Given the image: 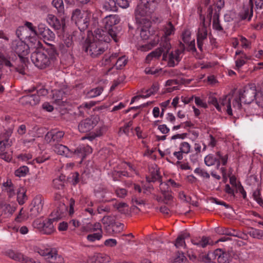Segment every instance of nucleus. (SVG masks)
I'll list each match as a JSON object with an SVG mask.
<instances>
[{
  "label": "nucleus",
  "instance_id": "1",
  "mask_svg": "<svg viewBox=\"0 0 263 263\" xmlns=\"http://www.w3.org/2000/svg\"><path fill=\"white\" fill-rule=\"evenodd\" d=\"M57 51L53 46L46 49H39L33 51L31 55V60L34 65L43 69L49 67L56 60Z\"/></svg>",
  "mask_w": 263,
  "mask_h": 263
},
{
  "label": "nucleus",
  "instance_id": "2",
  "mask_svg": "<svg viewBox=\"0 0 263 263\" xmlns=\"http://www.w3.org/2000/svg\"><path fill=\"white\" fill-rule=\"evenodd\" d=\"M256 96V89L254 84L245 86L243 89H239L235 96L233 101V107L235 111L241 109V102L251 103Z\"/></svg>",
  "mask_w": 263,
  "mask_h": 263
},
{
  "label": "nucleus",
  "instance_id": "3",
  "mask_svg": "<svg viewBox=\"0 0 263 263\" xmlns=\"http://www.w3.org/2000/svg\"><path fill=\"white\" fill-rule=\"evenodd\" d=\"M158 4L157 0H141L135 10L136 19L148 18Z\"/></svg>",
  "mask_w": 263,
  "mask_h": 263
},
{
  "label": "nucleus",
  "instance_id": "4",
  "mask_svg": "<svg viewBox=\"0 0 263 263\" xmlns=\"http://www.w3.org/2000/svg\"><path fill=\"white\" fill-rule=\"evenodd\" d=\"M90 14L88 11L82 12L79 9H76L72 13L71 20L74 22L81 31L86 29L89 24Z\"/></svg>",
  "mask_w": 263,
  "mask_h": 263
},
{
  "label": "nucleus",
  "instance_id": "5",
  "mask_svg": "<svg viewBox=\"0 0 263 263\" xmlns=\"http://www.w3.org/2000/svg\"><path fill=\"white\" fill-rule=\"evenodd\" d=\"M231 99V96L230 95H227L220 98L219 102H218L215 97L210 96L208 99V103L213 105L219 111H221L222 109L226 111L229 115L232 116L233 113Z\"/></svg>",
  "mask_w": 263,
  "mask_h": 263
},
{
  "label": "nucleus",
  "instance_id": "6",
  "mask_svg": "<svg viewBox=\"0 0 263 263\" xmlns=\"http://www.w3.org/2000/svg\"><path fill=\"white\" fill-rule=\"evenodd\" d=\"M28 61V59L26 57H20L16 58L14 60L5 58L3 60V63L6 66L11 68L10 70H14L22 74H24Z\"/></svg>",
  "mask_w": 263,
  "mask_h": 263
},
{
  "label": "nucleus",
  "instance_id": "7",
  "mask_svg": "<svg viewBox=\"0 0 263 263\" xmlns=\"http://www.w3.org/2000/svg\"><path fill=\"white\" fill-rule=\"evenodd\" d=\"M9 120L10 123L12 124L8 127V129L0 135V150L2 152L4 151L6 148H9L11 145V141L9 138L13 130L14 121L10 120V117H6V120Z\"/></svg>",
  "mask_w": 263,
  "mask_h": 263
},
{
  "label": "nucleus",
  "instance_id": "8",
  "mask_svg": "<svg viewBox=\"0 0 263 263\" xmlns=\"http://www.w3.org/2000/svg\"><path fill=\"white\" fill-rule=\"evenodd\" d=\"M103 42L93 41L85 47V51L92 58H96L105 51Z\"/></svg>",
  "mask_w": 263,
  "mask_h": 263
},
{
  "label": "nucleus",
  "instance_id": "9",
  "mask_svg": "<svg viewBox=\"0 0 263 263\" xmlns=\"http://www.w3.org/2000/svg\"><path fill=\"white\" fill-rule=\"evenodd\" d=\"M47 93V90L45 89H41L37 91V94L28 95L22 97L20 100L24 105L34 106L38 104L40 101V95H45Z\"/></svg>",
  "mask_w": 263,
  "mask_h": 263
},
{
  "label": "nucleus",
  "instance_id": "10",
  "mask_svg": "<svg viewBox=\"0 0 263 263\" xmlns=\"http://www.w3.org/2000/svg\"><path fill=\"white\" fill-rule=\"evenodd\" d=\"M139 24L138 29L140 31V36L143 40L148 39L151 35L149 28L151 26V22L148 18L136 19Z\"/></svg>",
  "mask_w": 263,
  "mask_h": 263
},
{
  "label": "nucleus",
  "instance_id": "11",
  "mask_svg": "<svg viewBox=\"0 0 263 263\" xmlns=\"http://www.w3.org/2000/svg\"><path fill=\"white\" fill-rule=\"evenodd\" d=\"M11 48L18 55V58L25 57L29 53L28 46L21 40L13 41Z\"/></svg>",
  "mask_w": 263,
  "mask_h": 263
},
{
  "label": "nucleus",
  "instance_id": "12",
  "mask_svg": "<svg viewBox=\"0 0 263 263\" xmlns=\"http://www.w3.org/2000/svg\"><path fill=\"white\" fill-rule=\"evenodd\" d=\"M99 118L97 117H91L82 120L78 125L79 130L81 133H86L92 129L97 125Z\"/></svg>",
  "mask_w": 263,
  "mask_h": 263
},
{
  "label": "nucleus",
  "instance_id": "13",
  "mask_svg": "<svg viewBox=\"0 0 263 263\" xmlns=\"http://www.w3.org/2000/svg\"><path fill=\"white\" fill-rule=\"evenodd\" d=\"M65 135L64 132L58 129H52L48 132L45 136V140L48 143L60 142Z\"/></svg>",
  "mask_w": 263,
  "mask_h": 263
},
{
  "label": "nucleus",
  "instance_id": "14",
  "mask_svg": "<svg viewBox=\"0 0 263 263\" xmlns=\"http://www.w3.org/2000/svg\"><path fill=\"white\" fill-rule=\"evenodd\" d=\"M43 198L41 196H36L32 200L30 208L29 216L36 217L42 211L43 207Z\"/></svg>",
  "mask_w": 263,
  "mask_h": 263
},
{
  "label": "nucleus",
  "instance_id": "15",
  "mask_svg": "<svg viewBox=\"0 0 263 263\" xmlns=\"http://www.w3.org/2000/svg\"><path fill=\"white\" fill-rule=\"evenodd\" d=\"M61 20H59L55 15L49 14L46 17L48 24L55 30H64L65 26L64 15L62 16Z\"/></svg>",
  "mask_w": 263,
  "mask_h": 263
},
{
  "label": "nucleus",
  "instance_id": "16",
  "mask_svg": "<svg viewBox=\"0 0 263 263\" xmlns=\"http://www.w3.org/2000/svg\"><path fill=\"white\" fill-rule=\"evenodd\" d=\"M207 35V28L204 23V18H203L202 25L199 27L197 33V46L200 51L202 50V46L204 40H206Z\"/></svg>",
  "mask_w": 263,
  "mask_h": 263
},
{
  "label": "nucleus",
  "instance_id": "17",
  "mask_svg": "<svg viewBox=\"0 0 263 263\" xmlns=\"http://www.w3.org/2000/svg\"><path fill=\"white\" fill-rule=\"evenodd\" d=\"M73 157H81L84 159L85 157L92 152V149L88 145H80L73 151L71 149Z\"/></svg>",
  "mask_w": 263,
  "mask_h": 263
},
{
  "label": "nucleus",
  "instance_id": "18",
  "mask_svg": "<svg viewBox=\"0 0 263 263\" xmlns=\"http://www.w3.org/2000/svg\"><path fill=\"white\" fill-rule=\"evenodd\" d=\"M214 11V9L212 6H210L208 9V17L209 18L211 21L213 17V27L214 29L218 31H221L223 30L222 27L220 24L219 23V13L216 10V12L214 13L213 16V13Z\"/></svg>",
  "mask_w": 263,
  "mask_h": 263
},
{
  "label": "nucleus",
  "instance_id": "19",
  "mask_svg": "<svg viewBox=\"0 0 263 263\" xmlns=\"http://www.w3.org/2000/svg\"><path fill=\"white\" fill-rule=\"evenodd\" d=\"M170 38L167 36H162L160 43V47L158 49L163 54L162 59L164 61L167 60V53L171 48V45L170 43Z\"/></svg>",
  "mask_w": 263,
  "mask_h": 263
},
{
  "label": "nucleus",
  "instance_id": "20",
  "mask_svg": "<svg viewBox=\"0 0 263 263\" xmlns=\"http://www.w3.org/2000/svg\"><path fill=\"white\" fill-rule=\"evenodd\" d=\"M182 52L183 51L179 49H177L174 52H171L168 58V66L171 67H173L177 65L182 59L181 54Z\"/></svg>",
  "mask_w": 263,
  "mask_h": 263
},
{
  "label": "nucleus",
  "instance_id": "21",
  "mask_svg": "<svg viewBox=\"0 0 263 263\" xmlns=\"http://www.w3.org/2000/svg\"><path fill=\"white\" fill-rule=\"evenodd\" d=\"M110 257L103 253H95L92 256H89L88 263H107L109 262Z\"/></svg>",
  "mask_w": 263,
  "mask_h": 263
},
{
  "label": "nucleus",
  "instance_id": "22",
  "mask_svg": "<svg viewBox=\"0 0 263 263\" xmlns=\"http://www.w3.org/2000/svg\"><path fill=\"white\" fill-rule=\"evenodd\" d=\"M54 152L58 155H62L68 158L72 157V154L68 147L61 144H55L53 146Z\"/></svg>",
  "mask_w": 263,
  "mask_h": 263
},
{
  "label": "nucleus",
  "instance_id": "23",
  "mask_svg": "<svg viewBox=\"0 0 263 263\" xmlns=\"http://www.w3.org/2000/svg\"><path fill=\"white\" fill-rule=\"evenodd\" d=\"M95 40L97 42L108 43L110 41V39L109 37L107 31L106 30H102L101 29L98 28L94 31Z\"/></svg>",
  "mask_w": 263,
  "mask_h": 263
},
{
  "label": "nucleus",
  "instance_id": "24",
  "mask_svg": "<svg viewBox=\"0 0 263 263\" xmlns=\"http://www.w3.org/2000/svg\"><path fill=\"white\" fill-rule=\"evenodd\" d=\"M120 22V18L117 15H109L106 16L103 20V23L104 25L105 29H107L118 24Z\"/></svg>",
  "mask_w": 263,
  "mask_h": 263
},
{
  "label": "nucleus",
  "instance_id": "25",
  "mask_svg": "<svg viewBox=\"0 0 263 263\" xmlns=\"http://www.w3.org/2000/svg\"><path fill=\"white\" fill-rule=\"evenodd\" d=\"M56 222L50 218L44 222V228L42 229V233L46 235H50L52 234L54 231V224Z\"/></svg>",
  "mask_w": 263,
  "mask_h": 263
},
{
  "label": "nucleus",
  "instance_id": "26",
  "mask_svg": "<svg viewBox=\"0 0 263 263\" xmlns=\"http://www.w3.org/2000/svg\"><path fill=\"white\" fill-rule=\"evenodd\" d=\"M15 207L9 204L2 202L0 203V217L4 215L8 217L11 215L15 211Z\"/></svg>",
  "mask_w": 263,
  "mask_h": 263
},
{
  "label": "nucleus",
  "instance_id": "27",
  "mask_svg": "<svg viewBox=\"0 0 263 263\" xmlns=\"http://www.w3.org/2000/svg\"><path fill=\"white\" fill-rule=\"evenodd\" d=\"M102 220L103 223L107 224L108 227H111L112 228H116L118 229L119 230L123 229V224L122 223L116 222L110 216H104Z\"/></svg>",
  "mask_w": 263,
  "mask_h": 263
},
{
  "label": "nucleus",
  "instance_id": "28",
  "mask_svg": "<svg viewBox=\"0 0 263 263\" xmlns=\"http://www.w3.org/2000/svg\"><path fill=\"white\" fill-rule=\"evenodd\" d=\"M210 238L206 236L201 238H193L191 240L192 243L199 247L205 248L208 245H210Z\"/></svg>",
  "mask_w": 263,
  "mask_h": 263
},
{
  "label": "nucleus",
  "instance_id": "29",
  "mask_svg": "<svg viewBox=\"0 0 263 263\" xmlns=\"http://www.w3.org/2000/svg\"><path fill=\"white\" fill-rule=\"evenodd\" d=\"M27 45L28 46L29 50V48L34 49L35 50L42 49V44L35 36L30 37L28 39Z\"/></svg>",
  "mask_w": 263,
  "mask_h": 263
},
{
  "label": "nucleus",
  "instance_id": "30",
  "mask_svg": "<svg viewBox=\"0 0 263 263\" xmlns=\"http://www.w3.org/2000/svg\"><path fill=\"white\" fill-rule=\"evenodd\" d=\"M51 4L56 9L60 16L64 15L65 9L63 0H52Z\"/></svg>",
  "mask_w": 263,
  "mask_h": 263
},
{
  "label": "nucleus",
  "instance_id": "31",
  "mask_svg": "<svg viewBox=\"0 0 263 263\" xmlns=\"http://www.w3.org/2000/svg\"><path fill=\"white\" fill-rule=\"evenodd\" d=\"M253 5L250 6L249 8H244L243 10L239 13V16L242 20H248L250 21L253 15Z\"/></svg>",
  "mask_w": 263,
  "mask_h": 263
},
{
  "label": "nucleus",
  "instance_id": "32",
  "mask_svg": "<svg viewBox=\"0 0 263 263\" xmlns=\"http://www.w3.org/2000/svg\"><path fill=\"white\" fill-rule=\"evenodd\" d=\"M5 255L15 261H21L24 258V255L20 253L15 252L12 250H8L5 252Z\"/></svg>",
  "mask_w": 263,
  "mask_h": 263
},
{
  "label": "nucleus",
  "instance_id": "33",
  "mask_svg": "<svg viewBox=\"0 0 263 263\" xmlns=\"http://www.w3.org/2000/svg\"><path fill=\"white\" fill-rule=\"evenodd\" d=\"M113 207L121 214H126L128 212V206L125 202H116L112 204Z\"/></svg>",
  "mask_w": 263,
  "mask_h": 263
},
{
  "label": "nucleus",
  "instance_id": "34",
  "mask_svg": "<svg viewBox=\"0 0 263 263\" xmlns=\"http://www.w3.org/2000/svg\"><path fill=\"white\" fill-rule=\"evenodd\" d=\"M103 9L106 11H116L117 9L116 0H105Z\"/></svg>",
  "mask_w": 263,
  "mask_h": 263
},
{
  "label": "nucleus",
  "instance_id": "35",
  "mask_svg": "<svg viewBox=\"0 0 263 263\" xmlns=\"http://www.w3.org/2000/svg\"><path fill=\"white\" fill-rule=\"evenodd\" d=\"M94 191L96 196L99 198H103L107 192V190L104 185H99L96 187Z\"/></svg>",
  "mask_w": 263,
  "mask_h": 263
},
{
  "label": "nucleus",
  "instance_id": "36",
  "mask_svg": "<svg viewBox=\"0 0 263 263\" xmlns=\"http://www.w3.org/2000/svg\"><path fill=\"white\" fill-rule=\"evenodd\" d=\"M65 209V206L63 204L59 210H57L56 212L52 213L51 217L53 221H55L57 222V221L60 219L64 214Z\"/></svg>",
  "mask_w": 263,
  "mask_h": 263
},
{
  "label": "nucleus",
  "instance_id": "37",
  "mask_svg": "<svg viewBox=\"0 0 263 263\" xmlns=\"http://www.w3.org/2000/svg\"><path fill=\"white\" fill-rule=\"evenodd\" d=\"M82 228L84 231H98L97 232H102L101 224L99 222L95 223L93 225L88 224L86 227H83Z\"/></svg>",
  "mask_w": 263,
  "mask_h": 263
},
{
  "label": "nucleus",
  "instance_id": "38",
  "mask_svg": "<svg viewBox=\"0 0 263 263\" xmlns=\"http://www.w3.org/2000/svg\"><path fill=\"white\" fill-rule=\"evenodd\" d=\"M118 54L117 53L112 54L109 56L106 55L103 59L102 64L104 65H110L112 66V64L115 63L116 58ZM113 66H112V67Z\"/></svg>",
  "mask_w": 263,
  "mask_h": 263
},
{
  "label": "nucleus",
  "instance_id": "39",
  "mask_svg": "<svg viewBox=\"0 0 263 263\" xmlns=\"http://www.w3.org/2000/svg\"><path fill=\"white\" fill-rule=\"evenodd\" d=\"M127 63V59L125 56L119 58L115 63L112 64V66H115L117 69H121Z\"/></svg>",
  "mask_w": 263,
  "mask_h": 263
},
{
  "label": "nucleus",
  "instance_id": "40",
  "mask_svg": "<svg viewBox=\"0 0 263 263\" xmlns=\"http://www.w3.org/2000/svg\"><path fill=\"white\" fill-rule=\"evenodd\" d=\"M250 57L247 56L246 54H242L236 61V69L238 70L246 63L247 60H250Z\"/></svg>",
  "mask_w": 263,
  "mask_h": 263
},
{
  "label": "nucleus",
  "instance_id": "41",
  "mask_svg": "<svg viewBox=\"0 0 263 263\" xmlns=\"http://www.w3.org/2000/svg\"><path fill=\"white\" fill-rule=\"evenodd\" d=\"M17 199L18 203L21 205L23 204L27 199L24 189H20V190L17 191Z\"/></svg>",
  "mask_w": 263,
  "mask_h": 263
},
{
  "label": "nucleus",
  "instance_id": "42",
  "mask_svg": "<svg viewBox=\"0 0 263 263\" xmlns=\"http://www.w3.org/2000/svg\"><path fill=\"white\" fill-rule=\"evenodd\" d=\"M103 91L102 87H98L92 89L87 92V97L90 98L96 97L101 95Z\"/></svg>",
  "mask_w": 263,
  "mask_h": 263
},
{
  "label": "nucleus",
  "instance_id": "43",
  "mask_svg": "<svg viewBox=\"0 0 263 263\" xmlns=\"http://www.w3.org/2000/svg\"><path fill=\"white\" fill-rule=\"evenodd\" d=\"M164 35L163 36H167L173 34L175 31V28L171 22L167 23L164 28Z\"/></svg>",
  "mask_w": 263,
  "mask_h": 263
},
{
  "label": "nucleus",
  "instance_id": "44",
  "mask_svg": "<svg viewBox=\"0 0 263 263\" xmlns=\"http://www.w3.org/2000/svg\"><path fill=\"white\" fill-rule=\"evenodd\" d=\"M216 161L217 158L212 154H209L204 158L205 164L208 166L214 165Z\"/></svg>",
  "mask_w": 263,
  "mask_h": 263
},
{
  "label": "nucleus",
  "instance_id": "45",
  "mask_svg": "<svg viewBox=\"0 0 263 263\" xmlns=\"http://www.w3.org/2000/svg\"><path fill=\"white\" fill-rule=\"evenodd\" d=\"M42 37L45 41H51L55 38V34L50 29H48L43 34Z\"/></svg>",
  "mask_w": 263,
  "mask_h": 263
},
{
  "label": "nucleus",
  "instance_id": "46",
  "mask_svg": "<svg viewBox=\"0 0 263 263\" xmlns=\"http://www.w3.org/2000/svg\"><path fill=\"white\" fill-rule=\"evenodd\" d=\"M179 149L183 154H187L191 151V145L186 142H182L180 144Z\"/></svg>",
  "mask_w": 263,
  "mask_h": 263
},
{
  "label": "nucleus",
  "instance_id": "47",
  "mask_svg": "<svg viewBox=\"0 0 263 263\" xmlns=\"http://www.w3.org/2000/svg\"><path fill=\"white\" fill-rule=\"evenodd\" d=\"M210 253H208L207 254L201 253L199 254L197 260L198 261L203 262L205 263H211V258L210 257Z\"/></svg>",
  "mask_w": 263,
  "mask_h": 263
},
{
  "label": "nucleus",
  "instance_id": "48",
  "mask_svg": "<svg viewBox=\"0 0 263 263\" xmlns=\"http://www.w3.org/2000/svg\"><path fill=\"white\" fill-rule=\"evenodd\" d=\"M63 179H64L63 177H60L59 178L54 179L53 180L54 187L58 190L62 189L64 185Z\"/></svg>",
  "mask_w": 263,
  "mask_h": 263
},
{
  "label": "nucleus",
  "instance_id": "49",
  "mask_svg": "<svg viewBox=\"0 0 263 263\" xmlns=\"http://www.w3.org/2000/svg\"><path fill=\"white\" fill-rule=\"evenodd\" d=\"M102 237V232H97L87 235V239L91 242H93L96 240H100Z\"/></svg>",
  "mask_w": 263,
  "mask_h": 263
},
{
  "label": "nucleus",
  "instance_id": "50",
  "mask_svg": "<svg viewBox=\"0 0 263 263\" xmlns=\"http://www.w3.org/2000/svg\"><path fill=\"white\" fill-rule=\"evenodd\" d=\"M260 191L259 189L255 190L253 193V197L257 202L263 207V199L260 197Z\"/></svg>",
  "mask_w": 263,
  "mask_h": 263
},
{
  "label": "nucleus",
  "instance_id": "51",
  "mask_svg": "<svg viewBox=\"0 0 263 263\" xmlns=\"http://www.w3.org/2000/svg\"><path fill=\"white\" fill-rule=\"evenodd\" d=\"M185 237L183 235H179L176 240L175 246L177 248L186 246L185 242Z\"/></svg>",
  "mask_w": 263,
  "mask_h": 263
},
{
  "label": "nucleus",
  "instance_id": "52",
  "mask_svg": "<svg viewBox=\"0 0 263 263\" xmlns=\"http://www.w3.org/2000/svg\"><path fill=\"white\" fill-rule=\"evenodd\" d=\"M28 168L26 166L20 167L15 171V175L18 177H24L28 172Z\"/></svg>",
  "mask_w": 263,
  "mask_h": 263
},
{
  "label": "nucleus",
  "instance_id": "53",
  "mask_svg": "<svg viewBox=\"0 0 263 263\" xmlns=\"http://www.w3.org/2000/svg\"><path fill=\"white\" fill-rule=\"evenodd\" d=\"M159 84L157 83H154L152 86L151 88H150V92L146 94V95H142L140 96L142 97V98H146L149 97L151 95L155 93L156 92L158 89H159Z\"/></svg>",
  "mask_w": 263,
  "mask_h": 263
},
{
  "label": "nucleus",
  "instance_id": "54",
  "mask_svg": "<svg viewBox=\"0 0 263 263\" xmlns=\"http://www.w3.org/2000/svg\"><path fill=\"white\" fill-rule=\"evenodd\" d=\"M115 29H116L115 27H110L105 29V30L107 31L109 37L110 38V36L115 42H117L118 41L117 35Z\"/></svg>",
  "mask_w": 263,
  "mask_h": 263
},
{
  "label": "nucleus",
  "instance_id": "55",
  "mask_svg": "<svg viewBox=\"0 0 263 263\" xmlns=\"http://www.w3.org/2000/svg\"><path fill=\"white\" fill-rule=\"evenodd\" d=\"M151 176L152 178L154 179V180H158L160 181L161 180L159 170L157 168V166H156V168H153V170L151 171Z\"/></svg>",
  "mask_w": 263,
  "mask_h": 263
},
{
  "label": "nucleus",
  "instance_id": "56",
  "mask_svg": "<svg viewBox=\"0 0 263 263\" xmlns=\"http://www.w3.org/2000/svg\"><path fill=\"white\" fill-rule=\"evenodd\" d=\"M250 235L253 238L257 239H261L263 236L262 232L261 230L255 229H253L250 232Z\"/></svg>",
  "mask_w": 263,
  "mask_h": 263
},
{
  "label": "nucleus",
  "instance_id": "57",
  "mask_svg": "<svg viewBox=\"0 0 263 263\" xmlns=\"http://www.w3.org/2000/svg\"><path fill=\"white\" fill-rule=\"evenodd\" d=\"M49 253L47 254L45 257L46 259H47L49 262H51V260H53L55 259V257L57 254V251L55 249H48Z\"/></svg>",
  "mask_w": 263,
  "mask_h": 263
},
{
  "label": "nucleus",
  "instance_id": "58",
  "mask_svg": "<svg viewBox=\"0 0 263 263\" xmlns=\"http://www.w3.org/2000/svg\"><path fill=\"white\" fill-rule=\"evenodd\" d=\"M44 221L39 219H35L32 223V226L34 228L37 229L41 233L42 229L44 228Z\"/></svg>",
  "mask_w": 263,
  "mask_h": 263
},
{
  "label": "nucleus",
  "instance_id": "59",
  "mask_svg": "<svg viewBox=\"0 0 263 263\" xmlns=\"http://www.w3.org/2000/svg\"><path fill=\"white\" fill-rule=\"evenodd\" d=\"M194 172L202 177L206 179H209L210 177V174L206 171L200 168H196Z\"/></svg>",
  "mask_w": 263,
  "mask_h": 263
},
{
  "label": "nucleus",
  "instance_id": "60",
  "mask_svg": "<svg viewBox=\"0 0 263 263\" xmlns=\"http://www.w3.org/2000/svg\"><path fill=\"white\" fill-rule=\"evenodd\" d=\"M116 195L119 198H124L127 195V191L123 188L117 187L115 190Z\"/></svg>",
  "mask_w": 263,
  "mask_h": 263
},
{
  "label": "nucleus",
  "instance_id": "61",
  "mask_svg": "<svg viewBox=\"0 0 263 263\" xmlns=\"http://www.w3.org/2000/svg\"><path fill=\"white\" fill-rule=\"evenodd\" d=\"M107 130V127L106 126L103 125L100 127L99 128L96 130V132L95 133V137H100L106 133Z\"/></svg>",
  "mask_w": 263,
  "mask_h": 263
},
{
  "label": "nucleus",
  "instance_id": "62",
  "mask_svg": "<svg viewBox=\"0 0 263 263\" xmlns=\"http://www.w3.org/2000/svg\"><path fill=\"white\" fill-rule=\"evenodd\" d=\"M0 158L7 162H9L12 159V156L11 154L5 152V150L3 152L0 150Z\"/></svg>",
  "mask_w": 263,
  "mask_h": 263
},
{
  "label": "nucleus",
  "instance_id": "63",
  "mask_svg": "<svg viewBox=\"0 0 263 263\" xmlns=\"http://www.w3.org/2000/svg\"><path fill=\"white\" fill-rule=\"evenodd\" d=\"M160 190L162 194H164L165 192L170 191L168 182H163L162 180L160 181Z\"/></svg>",
  "mask_w": 263,
  "mask_h": 263
},
{
  "label": "nucleus",
  "instance_id": "64",
  "mask_svg": "<svg viewBox=\"0 0 263 263\" xmlns=\"http://www.w3.org/2000/svg\"><path fill=\"white\" fill-rule=\"evenodd\" d=\"M48 28L44 24L41 23L38 25V28L37 30V35H40L42 36L43 34L47 30Z\"/></svg>",
  "mask_w": 263,
  "mask_h": 263
}]
</instances>
